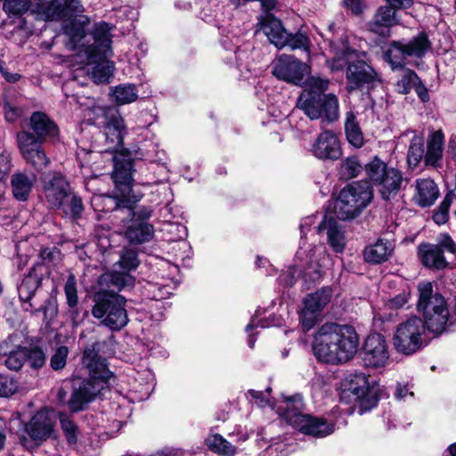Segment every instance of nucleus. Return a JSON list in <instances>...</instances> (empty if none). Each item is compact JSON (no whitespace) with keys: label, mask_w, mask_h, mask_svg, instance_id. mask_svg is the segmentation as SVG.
Here are the masks:
<instances>
[{"label":"nucleus","mask_w":456,"mask_h":456,"mask_svg":"<svg viewBox=\"0 0 456 456\" xmlns=\"http://www.w3.org/2000/svg\"><path fill=\"white\" fill-rule=\"evenodd\" d=\"M283 39L285 42L282 45V48L289 47L291 50L301 49L309 52L310 40L307 35L302 31L295 34L288 32Z\"/></svg>","instance_id":"49"},{"label":"nucleus","mask_w":456,"mask_h":456,"mask_svg":"<svg viewBox=\"0 0 456 456\" xmlns=\"http://www.w3.org/2000/svg\"><path fill=\"white\" fill-rule=\"evenodd\" d=\"M43 191L53 208L61 207L62 201L70 196L71 187L61 174L53 173L42 177Z\"/></svg>","instance_id":"20"},{"label":"nucleus","mask_w":456,"mask_h":456,"mask_svg":"<svg viewBox=\"0 0 456 456\" xmlns=\"http://www.w3.org/2000/svg\"><path fill=\"white\" fill-rule=\"evenodd\" d=\"M418 310L422 313L424 323L428 330L435 335H440L447 330L452 324L450 313L444 297L438 293H433L430 282L418 286Z\"/></svg>","instance_id":"5"},{"label":"nucleus","mask_w":456,"mask_h":456,"mask_svg":"<svg viewBox=\"0 0 456 456\" xmlns=\"http://www.w3.org/2000/svg\"><path fill=\"white\" fill-rule=\"evenodd\" d=\"M57 209H61L71 221H77L82 217L85 208L82 198L71 191L70 196L64 200L61 207H57Z\"/></svg>","instance_id":"39"},{"label":"nucleus","mask_w":456,"mask_h":456,"mask_svg":"<svg viewBox=\"0 0 456 456\" xmlns=\"http://www.w3.org/2000/svg\"><path fill=\"white\" fill-rule=\"evenodd\" d=\"M389 358L387 344L380 333L370 334L364 342L362 361L364 365L371 368L384 367Z\"/></svg>","instance_id":"18"},{"label":"nucleus","mask_w":456,"mask_h":456,"mask_svg":"<svg viewBox=\"0 0 456 456\" xmlns=\"http://www.w3.org/2000/svg\"><path fill=\"white\" fill-rule=\"evenodd\" d=\"M261 28L271 44L279 49L282 48V45L285 42L283 38L286 37L288 32L279 19L272 14H266L261 20Z\"/></svg>","instance_id":"36"},{"label":"nucleus","mask_w":456,"mask_h":456,"mask_svg":"<svg viewBox=\"0 0 456 456\" xmlns=\"http://www.w3.org/2000/svg\"><path fill=\"white\" fill-rule=\"evenodd\" d=\"M126 303V298L120 295L97 293L94 297L92 314L110 330L119 331L127 325L129 321Z\"/></svg>","instance_id":"8"},{"label":"nucleus","mask_w":456,"mask_h":456,"mask_svg":"<svg viewBox=\"0 0 456 456\" xmlns=\"http://www.w3.org/2000/svg\"><path fill=\"white\" fill-rule=\"evenodd\" d=\"M60 422L67 442L69 444H76L78 430L77 424L65 413L60 414Z\"/></svg>","instance_id":"51"},{"label":"nucleus","mask_w":456,"mask_h":456,"mask_svg":"<svg viewBox=\"0 0 456 456\" xmlns=\"http://www.w3.org/2000/svg\"><path fill=\"white\" fill-rule=\"evenodd\" d=\"M452 200L451 194H446L438 208L434 211L433 220L437 224H444L449 219V208Z\"/></svg>","instance_id":"54"},{"label":"nucleus","mask_w":456,"mask_h":456,"mask_svg":"<svg viewBox=\"0 0 456 456\" xmlns=\"http://www.w3.org/2000/svg\"><path fill=\"white\" fill-rule=\"evenodd\" d=\"M364 170L371 183L377 188L382 200L389 201L395 199L403 184L407 183L403 172L388 166L378 156L364 166Z\"/></svg>","instance_id":"7"},{"label":"nucleus","mask_w":456,"mask_h":456,"mask_svg":"<svg viewBox=\"0 0 456 456\" xmlns=\"http://www.w3.org/2000/svg\"><path fill=\"white\" fill-rule=\"evenodd\" d=\"M205 443L210 451L219 455L233 456L236 453V447L219 434L208 436Z\"/></svg>","instance_id":"42"},{"label":"nucleus","mask_w":456,"mask_h":456,"mask_svg":"<svg viewBox=\"0 0 456 456\" xmlns=\"http://www.w3.org/2000/svg\"><path fill=\"white\" fill-rule=\"evenodd\" d=\"M358 346L359 338L353 326L330 322L318 329L312 349L319 362L339 364L351 360Z\"/></svg>","instance_id":"2"},{"label":"nucleus","mask_w":456,"mask_h":456,"mask_svg":"<svg viewBox=\"0 0 456 456\" xmlns=\"http://www.w3.org/2000/svg\"><path fill=\"white\" fill-rule=\"evenodd\" d=\"M363 170V166L357 156H349L343 159L338 167L339 177L343 180H350L357 177Z\"/></svg>","instance_id":"43"},{"label":"nucleus","mask_w":456,"mask_h":456,"mask_svg":"<svg viewBox=\"0 0 456 456\" xmlns=\"http://www.w3.org/2000/svg\"><path fill=\"white\" fill-rule=\"evenodd\" d=\"M330 81L327 78L312 77L309 85L299 94L297 107L310 119H322L328 123L334 122L339 117L338 97L333 94H325Z\"/></svg>","instance_id":"3"},{"label":"nucleus","mask_w":456,"mask_h":456,"mask_svg":"<svg viewBox=\"0 0 456 456\" xmlns=\"http://www.w3.org/2000/svg\"><path fill=\"white\" fill-rule=\"evenodd\" d=\"M312 152L322 160H336L342 154L340 142L331 131L321 133L313 144Z\"/></svg>","instance_id":"24"},{"label":"nucleus","mask_w":456,"mask_h":456,"mask_svg":"<svg viewBox=\"0 0 456 456\" xmlns=\"http://www.w3.org/2000/svg\"><path fill=\"white\" fill-rule=\"evenodd\" d=\"M41 265H34L18 286L19 298L22 303L24 311H32L33 309L31 300L42 284V279L37 273V269L41 268Z\"/></svg>","instance_id":"27"},{"label":"nucleus","mask_w":456,"mask_h":456,"mask_svg":"<svg viewBox=\"0 0 456 456\" xmlns=\"http://www.w3.org/2000/svg\"><path fill=\"white\" fill-rule=\"evenodd\" d=\"M331 295V289L323 287L305 297L304 308L300 314V321L304 330L308 331L315 325L320 313L330 302Z\"/></svg>","instance_id":"16"},{"label":"nucleus","mask_w":456,"mask_h":456,"mask_svg":"<svg viewBox=\"0 0 456 456\" xmlns=\"http://www.w3.org/2000/svg\"><path fill=\"white\" fill-rule=\"evenodd\" d=\"M139 263L137 251L132 248H125L119 260L114 265V268L130 273L137 268Z\"/></svg>","instance_id":"48"},{"label":"nucleus","mask_w":456,"mask_h":456,"mask_svg":"<svg viewBox=\"0 0 456 456\" xmlns=\"http://www.w3.org/2000/svg\"><path fill=\"white\" fill-rule=\"evenodd\" d=\"M18 389V383L15 379L9 375L0 373V396L9 397Z\"/></svg>","instance_id":"57"},{"label":"nucleus","mask_w":456,"mask_h":456,"mask_svg":"<svg viewBox=\"0 0 456 456\" xmlns=\"http://www.w3.org/2000/svg\"><path fill=\"white\" fill-rule=\"evenodd\" d=\"M17 142L23 159L37 171H41L48 166L50 160L42 147L44 142L34 140L29 131L19 132Z\"/></svg>","instance_id":"17"},{"label":"nucleus","mask_w":456,"mask_h":456,"mask_svg":"<svg viewBox=\"0 0 456 456\" xmlns=\"http://www.w3.org/2000/svg\"><path fill=\"white\" fill-rule=\"evenodd\" d=\"M80 0H40L31 9L38 20L59 21L84 12Z\"/></svg>","instance_id":"13"},{"label":"nucleus","mask_w":456,"mask_h":456,"mask_svg":"<svg viewBox=\"0 0 456 456\" xmlns=\"http://www.w3.org/2000/svg\"><path fill=\"white\" fill-rule=\"evenodd\" d=\"M69 348L66 346L57 347L51 356L50 366L53 370H62L67 363Z\"/></svg>","instance_id":"56"},{"label":"nucleus","mask_w":456,"mask_h":456,"mask_svg":"<svg viewBox=\"0 0 456 456\" xmlns=\"http://www.w3.org/2000/svg\"><path fill=\"white\" fill-rule=\"evenodd\" d=\"M316 229L318 233L327 231L328 243L335 252L340 253L344 250L346 246L345 236L338 226V221L333 216H324Z\"/></svg>","instance_id":"33"},{"label":"nucleus","mask_w":456,"mask_h":456,"mask_svg":"<svg viewBox=\"0 0 456 456\" xmlns=\"http://www.w3.org/2000/svg\"><path fill=\"white\" fill-rule=\"evenodd\" d=\"M344 127L348 143L355 149L362 148L364 144V137L357 118L353 111L346 113Z\"/></svg>","instance_id":"38"},{"label":"nucleus","mask_w":456,"mask_h":456,"mask_svg":"<svg viewBox=\"0 0 456 456\" xmlns=\"http://www.w3.org/2000/svg\"><path fill=\"white\" fill-rule=\"evenodd\" d=\"M90 24V18L86 15L77 14L68 18L63 24V32L68 37L67 47L70 50H77L86 47L85 38L86 28Z\"/></svg>","instance_id":"22"},{"label":"nucleus","mask_w":456,"mask_h":456,"mask_svg":"<svg viewBox=\"0 0 456 456\" xmlns=\"http://www.w3.org/2000/svg\"><path fill=\"white\" fill-rule=\"evenodd\" d=\"M437 245L441 247V248H443V253L444 251L452 254L456 252V244L454 243L451 236L448 234H442L439 240V243Z\"/></svg>","instance_id":"62"},{"label":"nucleus","mask_w":456,"mask_h":456,"mask_svg":"<svg viewBox=\"0 0 456 456\" xmlns=\"http://www.w3.org/2000/svg\"><path fill=\"white\" fill-rule=\"evenodd\" d=\"M60 250L55 248H44L40 252V257L45 265L53 264L60 257Z\"/></svg>","instance_id":"61"},{"label":"nucleus","mask_w":456,"mask_h":456,"mask_svg":"<svg viewBox=\"0 0 456 456\" xmlns=\"http://www.w3.org/2000/svg\"><path fill=\"white\" fill-rule=\"evenodd\" d=\"M273 74L279 79L297 86L309 85L310 67L294 56L281 55L273 68Z\"/></svg>","instance_id":"14"},{"label":"nucleus","mask_w":456,"mask_h":456,"mask_svg":"<svg viewBox=\"0 0 456 456\" xmlns=\"http://www.w3.org/2000/svg\"><path fill=\"white\" fill-rule=\"evenodd\" d=\"M296 428L305 435L322 438L334 432L335 425L323 418L308 414Z\"/></svg>","instance_id":"32"},{"label":"nucleus","mask_w":456,"mask_h":456,"mask_svg":"<svg viewBox=\"0 0 456 456\" xmlns=\"http://www.w3.org/2000/svg\"><path fill=\"white\" fill-rule=\"evenodd\" d=\"M31 0H5L3 10L9 17H21L33 8Z\"/></svg>","instance_id":"47"},{"label":"nucleus","mask_w":456,"mask_h":456,"mask_svg":"<svg viewBox=\"0 0 456 456\" xmlns=\"http://www.w3.org/2000/svg\"><path fill=\"white\" fill-rule=\"evenodd\" d=\"M397 22L395 10L388 6H380L368 23V28L382 37H387L390 35L391 27L396 25Z\"/></svg>","instance_id":"29"},{"label":"nucleus","mask_w":456,"mask_h":456,"mask_svg":"<svg viewBox=\"0 0 456 456\" xmlns=\"http://www.w3.org/2000/svg\"><path fill=\"white\" fill-rule=\"evenodd\" d=\"M151 298L157 301L165 299L171 295V287L159 283H150L148 288Z\"/></svg>","instance_id":"58"},{"label":"nucleus","mask_w":456,"mask_h":456,"mask_svg":"<svg viewBox=\"0 0 456 456\" xmlns=\"http://www.w3.org/2000/svg\"><path fill=\"white\" fill-rule=\"evenodd\" d=\"M426 33L421 32L411 40L392 41L384 52V59L393 69L403 67L409 58H422L430 48Z\"/></svg>","instance_id":"9"},{"label":"nucleus","mask_w":456,"mask_h":456,"mask_svg":"<svg viewBox=\"0 0 456 456\" xmlns=\"http://www.w3.org/2000/svg\"><path fill=\"white\" fill-rule=\"evenodd\" d=\"M420 78L415 71L408 69L397 81L396 86L400 94H406L413 89Z\"/></svg>","instance_id":"52"},{"label":"nucleus","mask_w":456,"mask_h":456,"mask_svg":"<svg viewBox=\"0 0 456 456\" xmlns=\"http://www.w3.org/2000/svg\"><path fill=\"white\" fill-rule=\"evenodd\" d=\"M373 190L367 181H356L342 188L335 202V211L341 220L357 217L372 201Z\"/></svg>","instance_id":"6"},{"label":"nucleus","mask_w":456,"mask_h":456,"mask_svg":"<svg viewBox=\"0 0 456 456\" xmlns=\"http://www.w3.org/2000/svg\"><path fill=\"white\" fill-rule=\"evenodd\" d=\"M54 422L51 414L38 411L25 426V431L37 444L46 440L53 431Z\"/></svg>","instance_id":"25"},{"label":"nucleus","mask_w":456,"mask_h":456,"mask_svg":"<svg viewBox=\"0 0 456 456\" xmlns=\"http://www.w3.org/2000/svg\"><path fill=\"white\" fill-rule=\"evenodd\" d=\"M83 365L88 370L89 376L73 381V390L67 403L72 412L82 411L88 404L103 395L110 389L112 372L107 368L106 359L99 355V344L85 349L82 357Z\"/></svg>","instance_id":"1"},{"label":"nucleus","mask_w":456,"mask_h":456,"mask_svg":"<svg viewBox=\"0 0 456 456\" xmlns=\"http://www.w3.org/2000/svg\"><path fill=\"white\" fill-rule=\"evenodd\" d=\"M13 32H20L22 34V37L28 38L33 35L34 26L31 23H28L25 19H20L17 25H15Z\"/></svg>","instance_id":"60"},{"label":"nucleus","mask_w":456,"mask_h":456,"mask_svg":"<svg viewBox=\"0 0 456 456\" xmlns=\"http://www.w3.org/2000/svg\"><path fill=\"white\" fill-rule=\"evenodd\" d=\"M283 403V405L279 407L281 415L288 424L296 428L307 415L304 413L305 404L303 397L300 394L286 396Z\"/></svg>","instance_id":"28"},{"label":"nucleus","mask_w":456,"mask_h":456,"mask_svg":"<svg viewBox=\"0 0 456 456\" xmlns=\"http://www.w3.org/2000/svg\"><path fill=\"white\" fill-rule=\"evenodd\" d=\"M426 147L424 138L414 136L410 143L407 153V164L411 169L417 167L425 159Z\"/></svg>","instance_id":"41"},{"label":"nucleus","mask_w":456,"mask_h":456,"mask_svg":"<svg viewBox=\"0 0 456 456\" xmlns=\"http://www.w3.org/2000/svg\"><path fill=\"white\" fill-rule=\"evenodd\" d=\"M346 90L351 93L354 90L362 89L364 86H373L379 80L378 73L371 66L363 61H354L348 62L346 71Z\"/></svg>","instance_id":"19"},{"label":"nucleus","mask_w":456,"mask_h":456,"mask_svg":"<svg viewBox=\"0 0 456 456\" xmlns=\"http://www.w3.org/2000/svg\"><path fill=\"white\" fill-rule=\"evenodd\" d=\"M418 255L422 265L428 268L444 269L447 262L443 255V248L436 244L421 243L418 247Z\"/></svg>","instance_id":"34"},{"label":"nucleus","mask_w":456,"mask_h":456,"mask_svg":"<svg viewBox=\"0 0 456 456\" xmlns=\"http://www.w3.org/2000/svg\"><path fill=\"white\" fill-rule=\"evenodd\" d=\"M4 110V118L10 123L15 122L21 114L20 109L10 105H5Z\"/></svg>","instance_id":"64"},{"label":"nucleus","mask_w":456,"mask_h":456,"mask_svg":"<svg viewBox=\"0 0 456 456\" xmlns=\"http://www.w3.org/2000/svg\"><path fill=\"white\" fill-rule=\"evenodd\" d=\"M427 326L418 316H411L401 322L393 336L395 349L403 354L411 355L423 347V335Z\"/></svg>","instance_id":"10"},{"label":"nucleus","mask_w":456,"mask_h":456,"mask_svg":"<svg viewBox=\"0 0 456 456\" xmlns=\"http://www.w3.org/2000/svg\"><path fill=\"white\" fill-rule=\"evenodd\" d=\"M113 65L110 63H99L91 71L92 77L96 83H107L112 76Z\"/></svg>","instance_id":"55"},{"label":"nucleus","mask_w":456,"mask_h":456,"mask_svg":"<svg viewBox=\"0 0 456 456\" xmlns=\"http://www.w3.org/2000/svg\"><path fill=\"white\" fill-rule=\"evenodd\" d=\"M393 252V247L388 240H378L374 244L368 246L364 250L366 262L378 265L386 262Z\"/></svg>","instance_id":"37"},{"label":"nucleus","mask_w":456,"mask_h":456,"mask_svg":"<svg viewBox=\"0 0 456 456\" xmlns=\"http://www.w3.org/2000/svg\"><path fill=\"white\" fill-rule=\"evenodd\" d=\"M26 362V346H17V350L12 351L4 358V364L13 371L20 370Z\"/></svg>","instance_id":"50"},{"label":"nucleus","mask_w":456,"mask_h":456,"mask_svg":"<svg viewBox=\"0 0 456 456\" xmlns=\"http://www.w3.org/2000/svg\"><path fill=\"white\" fill-rule=\"evenodd\" d=\"M314 222V216H306L302 219L299 224L301 233L300 246L296 253V259L299 261L298 267L301 268L300 273L306 281H315L322 278L321 266L314 259V248H310L308 251L304 249L305 242H303V240L310 231Z\"/></svg>","instance_id":"15"},{"label":"nucleus","mask_w":456,"mask_h":456,"mask_svg":"<svg viewBox=\"0 0 456 456\" xmlns=\"http://www.w3.org/2000/svg\"><path fill=\"white\" fill-rule=\"evenodd\" d=\"M11 170V157L7 153L0 154V181L4 178V176Z\"/></svg>","instance_id":"63"},{"label":"nucleus","mask_w":456,"mask_h":456,"mask_svg":"<svg viewBox=\"0 0 456 456\" xmlns=\"http://www.w3.org/2000/svg\"><path fill=\"white\" fill-rule=\"evenodd\" d=\"M110 96L118 105L128 104L138 98V92L134 85L124 84L111 88Z\"/></svg>","instance_id":"40"},{"label":"nucleus","mask_w":456,"mask_h":456,"mask_svg":"<svg viewBox=\"0 0 456 456\" xmlns=\"http://www.w3.org/2000/svg\"><path fill=\"white\" fill-rule=\"evenodd\" d=\"M101 117L94 121V124L102 127V135L109 146L105 149L106 152L116 153L123 149L124 135L126 128L124 119L120 114L110 108H99Z\"/></svg>","instance_id":"12"},{"label":"nucleus","mask_w":456,"mask_h":456,"mask_svg":"<svg viewBox=\"0 0 456 456\" xmlns=\"http://www.w3.org/2000/svg\"><path fill=\"white\" fill-rule=\"evenodd\" d=\"M112 180L115 183L116 196H102L103 212L114 211L118 207H131L142 198V193H135L133 189L134 162L130 153L126 151L112 153Z\"/></svg>","instance_id":"4"},{"label":"nucleus","mask_w":456,"mask_h":456,"mask_svg":"<svg viewBox=\"0 0 456 456\" xmlns=\"http://www.w3.org/2000/svg\"><path fill=\"white\" fill-rule=\"evenodd\" d=\"M37 181V177L36 174L32 172H15L11 177L13 197L19 201H27Z\"/></svg>","instance_id":"31"},{"label":"nucleus","mask_w":456,"mask_h":456,"mask_svg":"<svg viewBox=\"0 0 456 456\" xmlns=\"http://www.w3.org/2000/svg\"><path fill=\"white\" fill-rule=\"evenodd\" d=\"M64 292L66 297L67 305L69 308L71 315H77V280L73 273H69L64 285Z\"/></svg>","instance_id":"45"},{"label":"nucleus","mask_w":456,"mask_h":456,"mask_svg":"<svg viewBox=\"0 0 456 456\" xmlns=\"http://www.w3.org/2000/svg\"><path fill=\"white\" fill-rule=\"evenodd\" d=\"M444 136L441 131L433 133L427 142L424 164L426 167H440L444 153Z\"/></svg>","instance_id":"35"},{"label":"nucleus","mask_w":456,"mask_h":456,"mask_svg":"<svg viewBox=\"0 0 456 456\" xmlns=\"http://www.w3.org/2000/svg\"><path fill=\"white\" fill-rule=\"evenodd\" d=\"M349 389L360 400V414L365 413L377 405L379 398L370 395V383L364 373L359 372L353 376Z\"/></svg>","instance_id":"26"},{"label":"nucleus","mask_w":456,"mask_h":456,"mask_svg":"<svg viewBox=\"0 0 456 456\" xmlns=\"http://www.w3.org/2000/svg\"><path fill=\"white\" fill-rule=\"evenodd\" d=\"M30 135L36 141L45 142L59 136L56 123L45 112L34 111L29 118Z\"/></svg>","instance_id":"23"},{"label":"nucleus","mask_w":456,"mask_h":456,"mask_svg":"<svg viewBox=\"0 0 456 456\" xmlns=\"http://www.w3.org/2000/svg\"><path fill=\"white\" fill-rule=\"evenodd\" d=\"M440 195L438 185L431 178H418L415 180V193L413 199L420 208L432 206Z\"/></svg>","instance_id":"30"},{"label":"nucleus","mask_w":456,"mask_h":456,"mask_svg":"<svg viewBox=\"0 0 456 456\" xmlns=\"http://www.w3.org/2000/svg\"><path fill=\"white\" fill-rule=\"evenodd\" d=\"M342 4L354 15L362 14L365 9L364 0H342Z\"/></svg>","instance_id":"59"},{"label":"nucleus","mask_w":456,"mask_h":456,"mask_svg":"<svg viewBox=\"0 0 456 456\" xmlns=\"http://www.w3.org/2000/svg\"><path fill=\"white\" fill-rule=\"evenodd\" d=\"M27 361L31 368L37 370L45 365L46 357L43 349L38 346L26 347V362Z\"/></svg>","instance_id":"53"},{"label":"nucleus","mask_w":456,"mask_h":456,"mask_svg":"<svg viewBox=\"0 0 456 456\" xmlns=\"http://www.w3.org/2000/svg\"><path fill=\"white\" fill-rule=\"evenodd\" d=\"M31 314L37 315L43 314V321L46 325H49L52 321L57 316L58 305L54 297L48 296L43 302L42 305L36 306L33 304L32 311H29Z\"/></svg>","instance_id":"44"},{"label":"nucleus","mask_w":456,"mask_h":456,"mask_svg":"<svg viewBox=\"0 0 456 456\" xmlns=\"http://www.w3.org/2000/svg\"><path fill=\"white\" fill-rule=\"evenodd\" d=\"M110 285L113 289L122 290L125 289H130L134 285V278L130 273L114 268L112 273L110 274Z\"/></svg>","instance_id":"46"},{"label":"nucleus","mask_w":456,"mask_h":456,"mask_svg":"<svg viewBox=\"0 0 456 456\" xmlns=\"http://www.w3.org/2000/svg\"><path fill=\"white\" fill-rule=\"evenodd\" d=\"M134 204L131 203V207H118L115 210L127 211L130 220L126 227L125 238L131 244L139 245L150 241L154 236L153 225L149 222L153 209L147 206L134 208Z\"/></svg>","instance_id":"11"},{"label":"nucleus","mask_w":456,"mask_h":456,"mask_svg":"<svg viewBox=\"0 0 456 456\" xmlns=\"http://www.w3.org/2000/svg\"><path fill=\"white\" fill-rule=\"evenodd\" d=\"M111 27L105 21H101L94 25L91 32L94 43L87 45L85 52L89 61H94L95 59L107 58L111 53Z\"/></svg>","instance_id":"21"}]
</instances>
